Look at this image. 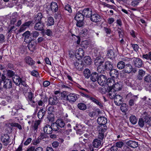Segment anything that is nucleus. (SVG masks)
Returning <instances> with one entry per match:
<instances>
[{"label": "nucleus", "mask_w": 151, "mask_h": 151, "mask_svg": "<svg viewBox=\"0 0 151 151\" xmlns=\"http://www.w3.org/2000/svg\"><path fill=\"white\" fill-rule=\"evenodd\" d=\"M84 61L86 64L89 65L91 62V60L90 57L89 56H86L84 58Z\"/></svg>", "instance_id": "obj_46"}, {"label": "nucleus", "mask_w": 151, "mask_h": 151, "mask_svg": "<svg viewBox=\"0 0 151 151\" xmlns=\"http://www.w3.org/2000/svg\"><path fill=\"white\" fill-rule=\"evenodd\" d=\"M110 74L112 77H116L118 76L119 73L116 70L112 68L110 70Z\"/></svg>", "instance_id": "obj_30"}, {"label": "nucleus", "mask_w": 151, "mask_h": 151, "mask_svg": "<svg viewBox=\"0 0 151 151\" xmlns=\"http://www.w3.org/2000/svg\"><path fill=\"white\" fill-rule=\"evenodd\" d=\"M54 20L53 18L51 17H48L47 25L48 26H50L54 24Z\"/></svg>", "instance_id": "obj_38"}, {"label": "nucleus", "mask_w": 151, "mask_h": 151, "mask_svg": "<svg viewBox=\"0 0 151 151\" xmlns=\"http://www.w3.org/2000/svg\"><path fill=\"white\" fill-rule=\"evenodd\" d=\"M43 17L42 14L41 12H39L35 15L33 19L35 22H40Z\"/></svg>", "instance_id": "obj_20"}, {"label": "nucleus", "mask_w": 151, "mask_h": 151, "mask_svg": "<svg viewBox=\"0 0 151 151\" xmlns=\"http://www.w3.org/2000/svg\"><path fill=\"white\" fill-rule=\"evenodd\" d=\"M101 141L97 139H95L93 142V145L95 148H98L101 145Z\"/></svg>", "instance_id": "obj_33"}, {"label": "nucleus", "mask_w": 151, "mask_h": 151, "mask_svg": "<svg viewBox=\"0 0 151 151\" xmlns=\"http://www.w3.org/2000/svg\"><path fill=\"white\" fill-rule=\"evenodd\" d=\"M26 98L28 101H29L31 103H35V101L32 100L33 96V93H32L31 92L29 91L27 93H26L25 94Z\"/></svg>", "instance_id": "obj_24"}, {"label": "nucleus", "mask_w": 151, "mask_h": 151, "mask_svg": "<svg viewBox=\"0 0 151 151\" xmlns=\"http://www.w3.org/2000/svg\"><path fill=\"white\" fill-rule=\"evenodd\" d=\"M43 131L47 134H51L52 132V128L49 125L46 124L43 127Z\"/></svg>", "instance_id": "obj_19"}, {"label": "nucleus", "mask_w": 151, "mask_h": 151, "mask_svg": "<svg viewBox=\"0 0 151 151\" xmlns=\"http://www.w3.org/2000/svg\"><path fill=\"white\" fill-rule=\"evenodd\" d=\"M45 111L43 108L40 109L37 114V116L40 119H42L45 114Z\"/></svg>", "instance_id": "obj_35"}, {"label": "nucleus", "mask_w": 151, "mask_h": 151, "mask_svg": "<svg viewBox=\"0 0 151 151\" xmlns=\"http://www.w3.org/2000/svg\"><path fill=\"white\" fill-rule=\"evenodd\" d=\"M66 92L65 91H63L61 93V99L63 102V104L65 105L66 104Z\"/></svg>", "instance_id": "obj_39"}, {"label": "nucleus", "mask_w": 151, "mask_h": 151, "mask_svg": "<svg viewBox=\"0 0 151 151\" xmlns=\"http://www.w3.org/2000/svg\"><path fill=\"white\" fill-rule=\"evenodd\" d=\"M78 107L80 109L82 110H85L87 108L86 105L83 103L78 104Z\"/></svg>", "instance_id": "obj_47"}, {"label": "nucleus", "mask_w": 151, "mask_h": 151, "mask_svg": "<svg viewBox=\"0 0 151 151\" xmlns=\"http://www.w3.org/2000/svg\"><path fill=\"white\" fill-rule=\"evenodd\" d=\"M34 26L36 30L43 31L44 29L45 24L42 22H37Z\"/></svg>", "instance_id": "obj_7"}, {"label": "nucleus", "mask_w": 151, "mask_h": 151, "mask_svg": "<svg viewBox=\"0 0 151 151\" xmlns=\"http://www.w3.org/2000/svg\"><path fill=\"white\" fill-rule=\"evenodd\" d=\"M83 74L85 78H88L91 76V71L88 69H86L83 71Z\"/></svg>", "instance_id": "obj_42"}, {"label": "nucleus", "mask_w": 151, "mask_h": 151, "mask_svg": "<svg viewBox=\"0 0 151 151\" xmlns=\"http://www.w3.org/2000/svg\"><path fill=\"white\" fill-rule=\"evenodd\" d=\"M106 84L109 87L113 88L114 83V80L111 78H109L107 79Z\"/></svg>", "instance_id": "obj_36"}, {"label": "nucleus", "mask_w": 151, "mask_h": 151, "mask_svg": "<svg viewBox=\"0 0 151 151\" xmlns=\"http://www.w3.org/2000/svg\"><path fill=\"white\" fill-rule=\"evenodd\" d=\"M105 70L106 68L104 67V65L102 64L98 66L97 71L100 73H102Z\"/></svg>", "instance_id": "obj_44"}, {"label": "nucleus", "mask_w": 151, "mask_h": 151, "mask_svg": "<svg viewBox=\"0 0 151 151\" xmlns=\"http://www.w3.org/2000/svg\"><path fill=\"white\" fill-rule=\"evenodd\" d=\"M17 19V17L14 16L12 17L11 19L10 20L9 24L13 25L16 22Z\"/></svg>", "instance_id": "obj_56"}, {"label": "nucleus", "mask_w": 151, "mask_h": 151, "mask_svg": "<svg viewBox=\"0 0 151 151\" xmlns=\"http://www.w3.org/2000/svg\"><path fill=\"white\" fill-rule=\"evenodd\" d=\"M14 73L13 72V71L11 70H8L7 72V76L9 77H13L14 75Z\"/></svg>", "instance_id": "obj_61"}, {"label": "nucleus", "mask_w": 151, "mask_h": 151, "mask_svg": "<svg viewBox=\"0 0 151 151\" xmlns=\"http://www.w3.org/2000/svg\"><path fill=\"white\" fill-rule=\"evenodd\" d=\"M116 94V91L114 90L113 88H111L110 91H109L107 94L109 97L111 99H113Z\"/></svg>", "instance_id": "obj_31"}, {"label": "nucleus", "mask_w": 151, "mask_h": 151, "mask_svg": "<svg viewBox=\"0 0 151 151\" xmlns=\"http://www.w3.org/2000/svg\"><path fill=\"white\" fill-rule=\"evenodd\" d=\"M132 63L136 67L140 68L142 67L143 62L140 59L134 58H132Z\"/></svg>", "instance_id": "obj_3"}, {"label": "nucleus", "mask_w": 151, "mask_h": 151, "mask_svg": "<svg viewBox=\"0 0 151 151\" xmlns=\"http://www.w3.org/2000/svg\"><path fill=\"white\" fill-rule=\"evenodd\" d=\"M127 144L129 147L134 148L138 146L137 142L134 141H129L127 142Z\"/></svg>", "instance_id": "obj_37"}, {"label": "nucleus", "mask_w": 151, "mask_h": 151, "mask_svg": "<svg viewBox=\"0 0 151 151\" xmlns=\"http://www.w3.org/2000/svg\"><path fill=\"white\" fill-rule=\"evenodd\" d=\"M24 60L25 62L29 65H33L35 63V62L29 56H28L26 57Z\"/></svg>", "instance_id": "obj_18"}, {"label": "nucleus", "mask_w": 151, "mask_h": 151, "mask_svg": "<svg viewBox=\"0 0 151 151\" xmlns=\"http://www.w3.org/2000/svg\"><path fill=\"white\" fill-rule=\"evenodd\" d=\"M90 17L91 21L97 22L99 21L101 17L99 15L97 14H92Z\"/></svg>", "instance_id": "obj_17"}, {"label": "nucleus", "mask_w": 151, "mask_h": 151, "mask_svg": "<svg viewBox=\"0 0 151 151\" xmlns=\"http://www.w3.org/2000/svg\"><path fill=\"white\" fill-rule=\"evenodd\" d=\"M1 82L3 83V88L6 90L9 89L12 87V81L8 78L3 74L1 77Z\"/></svg>", "instance_id": "obj_1"}, {"label": "nucleus", "mask_w": 151, "mask_h": 151, "mask_svg": "<svg viewBox=\"0 0 151 151\" xmlns=\"http://www.w3.org/2000/svg\"><path fill=\"white\" fill-rule=\"evenodd\" d=\"M99 77L97 73L96 72H93L91 74L90 79L92 81L95 82L97 81H98Z\"/></svg>", "instance_id": "obj_32"}, {"label": "nucleus", "mask_w": 151, "mask_h": 151, "mask_svg": "<svg viewBox=\"0 0 151 151\" xmlns=\"http://www.w3.org/2000/svg\"><path fill=\"white\" fill-rule=\"evenodd\" d=\"M97 130L99 132L98 138L101 140H102L104 137V133L106 131V129L104 127L101 126H98Z\"/></svg>", "instance_id": "obj_4"}, {"label": "nucleus", "mask_w": 151, "mask_h": 151, "mask_svg": "<svg viewBox=\"0 0 151 151\" xmlns=\"http://www.w3.org/2000/svg\"><path fill=\"white\" fill-rule=\"evenodd\" d=\"M32 22L31 21H28L23 24L19 29V32H22L25 30L27 27H29Z\"/></svg>", "instance_id": "obj_21"}, {"label": "nucleus", "mask_w": 151, "mask_h": 151, "mask_svg": "<svg viewBox=\"0 0 151 151\" xmlns=\"http://www.w3.org/2000/svg\"><path fill=\"white\" fill-rule=\"evenodd\" d=\"M132 70L133 68L132 65L129 64H127L125 65L123 71L125 73H130L132 71Z\"/></svg>", "instance_id": "obj_16"}, {"label": "nucleus", "mask_w": 151, "mask_h": 151, "mask_svg": "<svg viewBox=\"0 0 151 151\" xmlns=\"http://www.w3.org/2000/svg\"><path fill=\"white\" fill-rule=\"evenodd\" d=\"M49 104L52 105H55L58 103L59 101L56 96H53L49 99Z\"/></svg>", "instance_id": "obj_13"}, {"label": "nucleus", "mask_w": 151, "mask_h": 151, "mask_svg": "<svg viewBox=\"0 0 151 151\" xmlns=\"http://www.w3.org/2000/svg\"><path fill=\"white\" fill-rule=\"evenodd\" d=\"M138 124L141 127H143L145 125V121L142 118L139 119L138 122Z\"/></svg>", "instance_id": "obj_54"}, {"label": "nucleus", "mask_w": 151, "mask_h": 151, "mask_svg": "<svg viewBox=\"0 0 151 151\" xmlns=\"http://www.w3.org/2000/svg\"><path fill=\"white\" fill-rule=\"evenodd\" d=\"M51 127L52 131H56L58 130L59 129V127L58 124H56V122L52 124Z\"/></svg>", "instance_id": "obj_49"}, {"label": "nucleus", "mask_w": 151, "mask_h": 151, "mask_svg": "<svg viewBox=\"0 0 151 151\" xmlns=\"http://www.w3.org/2000/svg\"><path fill=\"white\" fill-rule=\"evenodd\" d=\"M28 47L31 51H34L36 49L37 42L35 41H31L28 42Z\"/></svg>", "instance_id": "obj_14"}, {"label": "nucleus", "mask_w": 151, "mask_h": 151, "mask_svg": "<svg viewBox=\"0 0 151 151\" xmlns=\"http://www.w3.org/2000/svg\"><path fill=\"white\" fill-rule=\"evenodd\" d=\"M56 124H58L59 127H63L65 125V124L63 120L61 119H59L56 121Z\"/></svg>", "instance_id": "obj_45"}, {"label": "nucleus", "mask_w": 151, "mask_h": 151, "mask_svg": "<svg viewBox=\"0 0 151 151\" xmlns=\"http://www.w3.org/2000/svg\"><path fill=\"white\" fill-rule=\"evenodd\" d=\"M113 99L115 104L117 106L121 105L123 101V98L122 96L119 94H116Z\"/></svg>", "instance_id": "obj_10"}, {"label": "nucleus", "mask_w": 151, "mask_h": 151, "mask_svg": "<svg viewBox=\"0 0 151 151\" xmlns=\"http://www.w3.org/2000/svg\"><path fill=\"white\" fill-rule=\"evenodd\" d=\"M89 44V42L87 40H84L82 41L81 45V46L84 48H86Z\"/></svg>", "instance_id": "obj_51"}, {"label": "nucleus", "mask_w": 151, "mask_h": 151, "mask_svg": "<svg viewBox=\"0 0 151 151\" xmlns=\"http://www.w3.org/2000/svg\"><path fill=\"white\" fill-rule=\"evenodd\" d=\"M12 79L14 83L16 85H18L20 84L22 80L19 76L15 75L13 77Z\"/></svg>", "instance_id": "obj_27"}, {"label": "nucleus", "mask_w": 151, "mask_h": 151, "mask_svg": "<svg viewBox=\"0 0 151 151\" xmlns=\"http://www.w3.org/2000/svg\"><path fill=\"white\" fill-rule=\"evenodd\" d=\"M82 12L84 17L89 18L92 14V11L91 9L86 8L84 9Z\"/></svg>", "instance_id": "obj_15"}, {"label": "nucleus", "mask_w": 151, "mask_h": 151, "mask_svg": "<svg viewBox=\"0 0 151 151\" xmlns=\"http://www.w3.org/2000/svg\"><path fill=\"white\" fill-rule=\"evenodd\" d=\"M17 29L15 26L9 24L8 28V33L9 34H11L12 33H15Z\"/></svg>", "instance_id": "obj_34"}, {"label": "nucleus", "mask_w": 151, "mask_h": 151, "mask_svg": "<svg viewBox=\"0 0 151 151\" xmlns=\"http://www.w3.org/2000/svg\"><path fill=\"white\" fill-rule=\"evenodd\" d=\"M131 47L135 51H137L139 49V47L137 44H131Z\"/></svg>", "instance_id": "obj_63"}, {"label": "nucleus", "mask_w": 151, "mask_h": 151, "mask_svg": "<svg viewBox=\"0 0 151 151\" xmlns=\"http://www.w3.org/2000/svg\"><path fill=\"white\" fill-rule=\"evenodd\" d=\"M127 97L128 98H130V99L129 101V104L130 106H133L134 105L135 102L137 99L138 97L137 95H134L132 93H130L127 95Z\"/></svg>", "instance_id": "obj_2"}, {"label": "nucleus", "mask_w": 151, "mask_h": 151, "mask_svg": "<svg viewBox=\"0 0 151 151\" xmlns=\"http://www.w3.org/2000/svg\"><path fill=\"white\" fill-rule=\"evenodd\" d=\"M104 67L107 70H110L113 68V65L112 63L109 61L105 62L104 64Z\"/></svg>", "instance_id": "obj_26"}, {"label": "nucleus", "mask_w": 151, "mask_h": 151, "mask_svg": "<svg viewBox=\"0 0 151 151\" xmlns=\"http://www.w3.org/2000/svg\"><path fill=\"white\" fill-rule=\"evenodd\" d=\"M84 24L83 21H77L76 25L78 27H81L84 25Z\"/></svg>", "instance_id": "obj_62"}, {"label": "nucleus", "mask_w": 151, "mask_h": 151, "mask_svg": "<svg viewBox=\"0 0 151 151\" xmlns=\"http://www.w3.org/2000/svg\"><path fill=\"white\" fill-rule=\"evenodd\" d=\"M84 52L83 49L79 48L76 50L75 52V56L78 59H80L82 58L84 55Z\"/></svg>", "instance_id": "obj_9"}, {"label": "nucleus", "mask_w": 151, "mask_h": 151, "mask_svg": "<svg viewBox=\"0 0 151 151\" xmlns=\"http://www.w3.org/2000/svg\"><path fill=\"white\" fill-rule=\"evenodd\" d=\"M55 109L54 107L53 106H51L48 107L47 109L48 114H52V113L54 111Z\"/></svg>", "instance_id": "obj_55"}, {"label": "nucleus", "mask_w": 151, "mask_h": 151, "mask_svg": "<svg viewBox=\"0 0 151 151\" xmlns=\"http://www.w3.org/2000/svg\"><path fill=\"white\" fill-rule=\"evenodd\" d=\"M10 125L12 127H17L19 130L22 129V127L19 124L15 122H12L10 123Z\"/></svg>", "instance_id": "obj_50"}, {"label": "nucleus", "mask_w": 151, "mask_h": 151, "mask_svg": "<svg viewBox=\"0 0 151 151\" xmlns=\"http://www.w3.org/2000/svg\"><path fill=\"white\" fill-rule=\"evenodd\" d=\"M139 0H134L131 2V5L132 6H136L139 3Z\"/></svg>", "instance_id": "obj_58"}, {"label": "nucleus", "mask_w": 151, "mask_h": 151, "mask_svg": "<svg viewBox=\"0 0 151 151\" xmlns=\"http://www.w3.org/2000/svg\"><path fill=\"white\" fill-rule=\"evenodd\" d=\"M104 62V60L103 58L98 57L96 58L95 60V64L96 66H98L100 65L103 64Z\"/></svg>", "instance_id": "obj_28"}, {"label": "nucleus", "mask_w": 151, "mask_h": 151, "mask_svg": "<svg viewBox=\"0 0 151 151\" xmlns=\"http://www.w3.org/2000/svg\"><path fill=\"white\" fill-rule=\"evenodd\" d=\"M41 122V121L40 120L35 121V122L33 125V128L34 130H37L38 128V126L40 124Z\"/></svg>", "instance_id": "obj_53"}, {"label": "nucleus", "mask_w": 151, "mask_h": 151, "mask_svg": "<svg viewBox=\"0 0 151 151\" xmlns=\"http://www.w3.org/2000/svg\"><path fill=\"white\" fill-rule=\"evenodd\" d=\"M122 87V83L121 82H117L114 84L113 88L115 91H118L121 89Z\"/></svg>", "instance_id": "obj_23"}, {"label": "nucleus", "mask_w": 151, "mask_h": 151, "mask_svg": "<svg viewBox=\"0 0 151 151\" xmlns=\"http://www.w3.org/2000/svg\"><path fill=\"white\" fill-rule=\"evenodd\" d=\"M74 129L76 130L77 131V132H80L82 129V126L79 124H76L75 127H74Z\"/></svg>", "instance_id": "obj_57"}, {"label": "nucleus", "mask_w": 151, "mask_h": 151, "mask_svg": "<svg viewBox=\"0 0 151 151\" xmlns=\"http://www.w3.org/2000/svg\"><path fill=\"white\" fill-rule=\"evenodd\" d=\"M145 80L146 82H151V76L150 75H147L145 77Z\"/></svg>", "instance_id": "obj_64"}, {"label": "nucleus", "mask_w": 151, "mask_h": 151, "mask_svg": "<svg viewBox=\"0 0 151 151\" xmlns=\"http://www.w3.org/2000/svg\"><path fill=\"white\" fill-rule=\"evenodd\" d=\"M73 65L78 70H82L83 69V65L81 61L79 60V59H78L74 61L73 63Z\"/></svg>", "instance_id": "obj_12"}, {"label": "nucleus", "mask_w": 151, "mask_h": 151, "mask_svg": "<svg viewBox=\"0 0 151 151\" xmlns=\"http://www.w3.org/2000/svg\"><path fill=\"white\" fill-rule=\"evenodd\" d=\"M90 100L92 101L93 102L96 104L97 105L99 106L100 107H102V105L101 104V103L94 98L93 97L91 98Z\"/></svg>", "instance_id": "obj_48"}, {"label": "nucleus", "mask_w": 151, "mask_h": 151, "mask_svg": "<svg viewBox=\"0 0 151 151\" xmlns=\"http://www.w3.org/2000/svg\"><path fill=\"white\" fill-rule=\"evenodd\" d=\"M129 119L130 122L132 124H135L137 121V119L136 117L134 115L131 116L129 118Z\"/></svg>", "instance_id": "obj_43"}, {"label": "nucleus", "mask_w": 151, "mask_h": 151, "mask_svg": "<svg viewBox=\"0 0 151 151\" xmlns=\"http://www.w3.org/2000/svg\"><path fill=\"white\" fill-rule=\"evenodd\" d=\"M78 95L74 93H70L67 96V99L70 102H74L78 98Z\"/></svg>", "instance_id": "obj_6"}, {"label": "nucleus", "mask_w": 151, "mask_h": 151, "mask_svg": "<svg viewBox=\"0 0 151 151\" xmlns=\"http://www.w3.org/2000/svg\"><path fill=\"white\" fill-rule=\"evenodd\" d=\"M39 35V32L36 31H32L31 33V35L34 38H36Z\"/></svg>", "instance_id": "obj_59"}, {"label": "nucleus", "mask_w": 151, "mask_h": 151, "mask_svg": "<svg viewBox=\"0 0 151 151\" xmlns=\"http://www.w3.org/2000/svg\"><path fill=\"white\" fill-rule=\"evenodd\" d=\"M132 79L130 78H126L124 80V83L128 86H130L131 85Z\"/></svg>", "instance_id": "obj_52"}, {"label": "nucleus", "mask_w": 151, "mask_h": 151, "mask_svg": "<svg viewBox=\"0 0 151 151\" xmlns=\"http://www.w3.org/2000/svg\"><path fill=\"white\" fill-rule=\"evenodd\" d=\"M107 78L106 76L103 75H100L99 76L98 82L101 86H104L106 84Z\"/></svg>", "instance_id": "obj_8"}, {"label": "nucleus", "mask_w": 151, "mask_h": 151, "mask_svg": "<svg viewBox=\"0 0 151 151\" xmlns=\"http://www.w3.org/2000/svg\"><path fill=\"white\" fill-rule=\"evenodd\" d=\"M97 121L98 123L100 125L99 126H101L104 128V125L106 124L107 122L106 118L103 116L98 117Z\"/></svg>", "instance_id": "obj_11"}, {"label": "nucleus", "mask_w": 151, "mask_h": 151, "mask_svg": "<svg viewBox=\"0 0 151 151\" xmlns=\"http://www.w3.org/2000/svg\"><path fill=\"white\" fill-rule=\"evenodd\" d=\"M118 32L119 37L122 38L124 35V32L122 29L120 28H119L118 30Z\"/></svg>", "instance_id": "obj_60"}, {"label": "nucleus", "mask_w": 151, "mask_h": 151, "mask_svg": "<svg viewBox=\"0 0 151 151\" xmlns=\"http://www.w3.org/2000/svg\"><path fill=\"white\" fill-rule=\"evenodd\" d=\"M125 66V63L122 61L119 62L117 64V67L120 70H122Z\"/></svg>", "instance_id": "obj_40"}, {"label": "nucleus", "mask_w": 151, "mask_h": 151, "mask_svg": "<svg viewBox=\"0 0 151 151\" xmlns=\"http://www.w3.org/2000/svg\"><path fill=\"white\" fill-rule=\"evenodd\" d=\"M30 35V32L28 31H26L22 34V36L24 37V41L26 43H28L31 41V39H29Z\"/></svg>", "instance_id": "obj_25"}, {"label": "nucleus", "mask_w": 151, "mask_h": 151, "mask_svg": "<svg viewBox=\"0 0 151 151\" xmlns=\"http://www.w3.org/2000/svg\"><path fill=\"white\" fill-rule=\"evenodd\" d=\"M58 6L57 3L55 2H52L50 4V7L49 9V10H51L52 12H56L58 11Z\"/></svg>", "instance_id": "obj_22"}, {"label": "nucleus", "mask_w": 151, "mask_h": 151, "mask_svg": "<svg viewBox=\"0 0 151 151\" xmlns=\"http://www.w3.org/2000/svg\"><path fill=\"white\" fill-rule=\"evenodd\" d=\"M1 141L3 145L7 146L10 143V139L9 135L7 134H4L1 137Z\"/></svg>", "instance_id": "obj_5"}, {"label": "nucleus", "mask_w": 151, "mask_h": 151, "mask_svg": "<svg viewBox=\"0 0 151 151\" xmlns=\"http://www.w3.org/2000/svg\"><path fill=\"white\" fill-rule=\"evenodd\" d=\"M107 56L110 59L114 58L115 57V55L113 50H109L107 52Z\"/></svg>", "instance_id": "obj_41"}, {"label": "nucleus", "mask_w": 151, "mask_h": 151, "mask_svg": "<svg viewBox=\"0 0 151 151\" xmlns=\"http://www.w3.org/2000/svg\"><path fill=\"white\" fill-rule=\"evenodd\" d=\"M84 16L83 15V14L82 13H81L78 12L77 13L75 17V19L77 21H83L84 19Z\"/></svg>", "instance_id": "obj_29"}]
</instances>
